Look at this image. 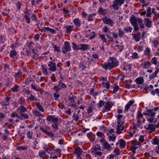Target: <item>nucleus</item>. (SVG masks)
<instances>
[{"label": "nucleus", "mask_w": 159, "mask_h": 159, "mask_svg": "<svg viewBox=\"0 0 159 159\" xmlns=\"http://www.w3.org/2000/svg\"><path fill=\"white\" fill-rule=\"evenodd\" d=\"M129 21L133 27L134 30L135 31H137L139 30L137 22L139 25L140 29H142L145 28V25L143 23V20L140 18L136 17L135 16L132 15L129 19Z\"/></svg>", "instance_id": "nucleus-1"}, {"label": "nucleus", "mask_w": 159, "mask_h": 159, "mask_svg": "<svg viewBox=\"0 0 159 159\" xmlns=\"http://www.w3.org/2000/svg\"><path fill=\"white\" fill-rule=\"evenodd\" d=\"M118 65V62L115 58L110 57L107 63H105L102 65V67L106 70H111L116 67Z\"/></svg>", "instance_id": "nucleus-2"}, {"label": "nucleus", "mask_w": 159, "mask_h": 159, "mask_svg": "<svg viewBox=\"0 0 159 159\" xmlns=\"http://www.w3.org/2000/svg\"><path fill=\"white\" fill-rule=\"evenodd\" d=\"M70 95L68 97L66 102L67 103V106L71 107H77L76 103L77 97L73 95L72 93H70Z\"/></svg>", "instance_id": "nucleus-3"}, {"label": "nucleus", "mask_w": 159, "mask_h": 159, "mask_svg": "<svg viewBox=\"0 0 159 159\" xmlns=\"http://www.w3.org/2000/svg\"><path fill=\"white\" fill-rule=\"evenodd\" d=\"M125 2V0H115L112 2L113 4L110 5L109 7L115 10H117Z\"/></svg>", "instance_id": "nucleus-4"}, {"label": "nucleus", "mask_w": 159, "mask_h": 159, "mask_svg": "<svg viewBox=\"0 0 159 159\" xmlns=\"http://www.w3.org/2000/svg\"><path fill=\"white\" fill-rule=\"evenodd\" d=\"M47 120L53 122L54 123H57L59 122H61V119L59 117H56L54 115H51L47 117Z\"/></svg>", "instance_id": "nucleus-5"}, {"label": "nucleus", "mask_w": 159, "mask_h": 159, "mask_svg": "<svg viewBox=\"0 0 159 159\" xmlns=\"http://www.w3.org/2000/svg\"><path fill=\"white\" fill-rule=\"evenodd\" d=\"M100 142L103 147L104 148L107 149L109 151L111 150L112 147L111 146L110 144L105 139H101L100 140Z\"/></svg>", "instance_id": "nucleus-6"}, {"label": "nucleus", "mask_w": 159, "mask_h": 159, "mask_svg": "<svg viewBox=\"0 0 159 159\" xmlns=\"http://www.w3.org/2000/svg\"><path fill=\"white\" fill-rule=\"evenodd\" d=\"M58 83L59 84L57 85H55L53 88L54 90L57 92H58L62 88L66 87V85L64 83H62L61 80L58 81Z\"/></svg>", "instance_id": "nucleus-7"}, {"label": "nucleus", "mask_w": 159, "mask_h": 159, "mask_svg": "<svg viewBox=\"0 0 159 159\" xmlns=\"http://www.w3.org/2000/svg\"><path fill=\"white\" fill-rule=\"evenodd\" d=\"M49 68L48 70L49 71L54 72L57 70V67L56 64L55 62L52 61H50L48 64Z\"/></svg>", "instance_id": "nucleus-8"}, {"label": "nucleus", "mask_w": 159, "mask_h": 159, "mask_svg": "<svg viewBox=\"0 0 159 159\" xmlns=\"http://www.w3.org/2000/svg\"><path fill=\"white\" fill-rule=\"evenodd\" d=\"M49 129V127L47 126L46 127V128L42 127H41L40 128L41 130L43 131L44 133L48 135L49 137L52 138H53L54 136L53 133L51 131H48Z\"/></svg>", "instance_id": "nucleus-9"}, {"label": "nucleus", "mask_w": 159, "mask_h": 159, "mask_svg": "<svg viewBox=\"0 0 159 159\" xmlns=\"http://www.w3.org/2000/svg\"><path fill=\"white\" fill-rule=\"evenodd\" d=\"M111 104V103L109 101L106 102L104 107L102 108V112L104 113L110 111L112 107Z\"/></svg>", "instance_id": "nucleus-10"}, {"label": "nucleus", "mask_w": 159, "mask_h": 159, "mask_svg": "<svg viewBox=\"0 0 159 159\" xmlns=\"http://www.w3.org/2000/svg\"><path fill=\"white\" fill-rule=\"evenodd\" d=\"M71 49L69 43L67 42H65L63 47L62 48V52L63 53H66L67 52L70 51Z\"/></svg>", "instance_id": "nucleus-11"}, {"label": "nucleus", "mask_w": 159, "mask_h": 159, "mask_svg": "<svg viewBox=\"0 0 159 159\" xmlns=\"http://www.w3.org/2000/svg\"><path fill=\"white\" fill-rule=\"evenodd\" d=\"M103 22L107 24H108L111 26H113L114 25L113 21L107 17H105L102 19Z\"/></svg>", "instance_id": "nucleus-12"}, {"label": "nucleus", "mask_w": 159, "mask_h": 159, "mask_svg": "<svg viewBox=\"0 0 159 159\" xmlns=\"http://www.w3.org/2000/svg\"><path fill=\"white\" fill-rule=\"evenodd\" d=\"M123 125L117 124L116 125V133L117 134H120L122 133V131L124 129V126H122Z\"/></svg>", "instance_id": "nucleus-13"}, {"label": "nucleus", "mask_w": 159, "mask_h": 159, "mask_svg": "<svg viewBox=\"0 0 159 159\" xmlns=\"http://www.w3.org/2000/svg\"><path fill=\"white\" fill-rule=\"evenodd\" d=\"M143 116V115L142 114L141 111H138L137 112L136 116L137 123H140L142 122L141 118Z\"/></svg>", "instance_id": "nucleus-14"}, {"label": "nucleus", "mask_w": 159, "mask_h": 159, "mask_svg": "<svg viewBox=\"0 0 159 159\" xmlns=\"http://www.w3.org/2000/svg\"><path fill=\"white\" fill-rule=\"evenodd\" d=\"M31 88L36 92H39L41 90V88L39 85L37 84H32L30 85Z\"/></svg>", "instance_id": "nucleus-15"}, {"label": "nucleus", "mask_w": 159, "mask_h": 159, "mask_svg": "<svg viewBox=\"0 0 159 159\" xmlns=\"http://www.w3.org/2000/svg\"><path fill=\"white\" fill-rule=\"evenodd\" d=\"M144 115L148 116L151 117H154L155 113L153 111V110H148L143 113Z\"/></svg>", "instance_id": "nucleus-16"}, {"label": "nucleus", "mask_w": 159, "mask_h": 159, "mask_svg": "<svg viewBox=\"0 0 159 159\" xmlns=\"http://www.w3.org/2000/svg\"><path fill=\"white\" fill-rule=\"evenodd\" d=\"M120 144V148H124L126 145V142L123 139H120L119 140L116 144Z\"/></svg>", "instance_id": "nucleus-17"}, {"label": "nucleus", "mask_w": 159, "mask_h": 159, "mask_svg": "<svg viewBox=\"0 0 159 159\" xmlns=\"http://www.w3.org/2000/svg\"><path fill=\"white\" fill-rule=\"evenodd\" d=\"M11 98L9 97H7L5 101H3L1 103V104L3 107H5L8 106L9 104V101L11 99Z\"/></svg>", "instance_id": "nucleus-18"}, {"label": "nucleus", "mask_w": 159, "mask_h": 159, "mask_svg": "<svg viewBox=\"0 0 159 159\" xmlns=\"http://www.w3.org/2000/svg\"><path fill=\"white\" fill-rule=\"evenodd\" d=\"M144 24L148 28H150L152 26V22L148 18H145L143 20Z\"/></svg>", "instance_id": "nucleus-19"}, {"label": "nucleus", "mask_w": 159, "mask_h": 159, "mask_svg": "<svg viewBox=\"0 0 159 159\" xmlns=\"http://www.w3.org/2000/svg\"><path fill=\"white\" fill-rule=\"evenodd\" d=\"M144 128L150 130L152 131H154L155 129V125L153 124H150L145 125Z\"/></svg>", "instance_id": "nucleus-20"}, {"label": "nucleus", "mask_w": 159, "mask_h": 159, "mask_svg": "<svg viewBox=\"0 0 159 159\" xmlns=\"http://www.w3.org/2000/svg\"><path fill=\"white\" fill-rule=\"evenodd\" d=\"M73 21L76 27H79L81 25V21L79 18L74 19Z\"/></svg>", "instance_id": "nucleus-21"}, {"label": "nucleus", "mask_w": 159, "mask_h": 159, "mask_svg": "<svg viewBox=\"0 0 159 159\" xmlns=\"http://www.w3.org/2000/svg\"><path fill=\"white\" fill-rule=\"evenodd\" d=\"M27 109L23 106H19L17 109V112L18 113H23L27 111Z\"/></svg>", "instance_id": "nucleus-22"}, {"label": "nucleus", "mask_w": 159, "mask_h": 159, "mask_svg": "<svg viewBox=\"0 0 159 159\" xmlns=\"http://www.w3.org/2000/svg\"><path fill=\"white\" fill-rule=\"evenodd\" d=\"M134 101H130L128 102L125 107L124 112H126L128 111V109L129 108L130 106L134 103Z\"/></svg>", "instance_id": "nucleus-23"}, {"label": "nucleus", "mask_w": 159, "mask_h": 159, "mask_svg": "<svg viewBox=\"0 0 159 159\" xmlns=\"http://www.w3.org/2000/svg\"><path fill=\"white\" fill-rule=\"evenodd\" d=\"M101 149V147L98 145H97L95 147H93L91 150L92 152L94 154L96 152H98V150H100Z\"/></svg>", "instance_id": "nucleus-24"}, {"label": "nucleus", "mask_w": 159, "mask_h": 159, "mask_svg": "<svg viewBox=\"0 0 159 159\" xmlns=\"http://www.w3.org/2000/svg\"><path fill=\"white\" fill-rule=\"evenodd\" d=\"M83 152L82 150L79 148H78L75 149L74 153L77 154V156L78 158H81L80 155L82 154Z\"/></svg>", "instance_id": "nucleus-25"}, {"label": "nucleus", "mask_w": 159, "mask_h": 159, "mask_svg": "<svg viewBox=\"0 0 159 159\" xmlns=\"http://www.w3.org/2000/svg\"><path fill=\"white\" fill-rule=\"evenodd\" d=\"M89 48V45L87 44H80V49L81 50H86Z\"/></svg>", "instance_id": "nucleus-26"}, {"label": "nucleus", "mask_w": 159, "mask_h": 159, "mask_svg": "<svg viewBox=\"0 0 159 159\" xmlns=\"http://www.w3.org/2000/svg\"><path fill=\"white\" fill-rule=\"evenodd\" d=\"M134 38L136 42H139L141 39V34L139 32H138L135 34L134 36Z\"/></svg>", "instance_id": "nucleus-27"}, {"label": "nucleus", "mask_w": 159, "mask_h": 159, "mask_svg": "<svg viewBox=\"0 0 159 159\" xmlns=\"http://www.w3.org/2000/svg\"><path fill=\"white\" fill-rule=\"evenodd\" d=\"M64 27L66 30V32L69 34L70 33L72 30H73L74 26L68 25L65 26Z\"/></svg>", "instance_id": "nucleus-28"}, {"label": "nucleus", "mask_w": 159, "mask_h": 159, "mask_svg": "<svg viewBox=\"0 0 159 159\" xmlns=\"http://www.w3.org/2000/svg\"><path fill=\"white\" fill-rule=\"evenodd\" d=\"M159 72V69H156L154 73L149 75V78L150 79H152L155 78L157 76V74Z\"/></svg>", "instance_id": "nucleus-29"}, {"label": "nucleus", "mask_w": 159, "mask_h": 159, "mask_svg": "<svg viewBox=\"0 0 159 159\" xmlns=\"http://www.w3.org/2000/svg\"><path fill=\"white\" fill-rule=\"evenodd\" d=\"M122 117V115L119 114L117 116V122L118 124H120V125H123L124 122L121 120V119Z\"/></svg>", "instance_id": "nucleus-30"}, {"label": "nucleus", "mask_w": 159, "mask_h": 159, "mask_svg": "<svg viewBox=\"0 0 159 159\" xmlns=\"http://www.w3.org/2000/svg\"><path fill=\"white\" fill-rule=\"evenodd\" d=\"M35 104L36 107L38 108L39 111L41 112H43L44 111V109L42 105L40 104V102H36Z\"/></svg>", "instance_id": "nucleus-31"}, {"label": "nucleus", "mask_w": 159, "mask_h": 159, "mask_svg": "<svg viewBox=\"0 0 159 159\" xmlns=\"http://www.w3.org/2000/svg\"><path fill=\"white\" fill-rule=\"evenodd\" d=\"M43 74L48 75V70L47 69L46 66L44 65H43L41 66Z\"/></svg>", "instance_id": "nucleus-32"}, {"label": "nucleus", "mask_w": 159, "mask_h": 159, "mask_svg": "<svg viewBox=\"0 0 159 159\" xmlns=\"http://www.w3.org/2000/svg\"><path fill=\"white\" fill-rule=\"evenodd\" d=\"M20 118L19 119L20 120L23 119H26L29 118V116L28 114H25L24 113H22L20 114Z\"/></svg>", "instance_id": "nucleus-33"}, {"label": "nucleus", "mask_w": 159, "mask_h": 159, "mask_svg": "<svg viewBox=\"0 0 159 159\" xmlns=\"http://www.w3.org/2000/svg\"><path fill=\"white\" fill-rule=\"evenodd\" d=\"M152 144L153 145H159V139L157 137H155L152 139Z\"/></svg>", "instance_id": "nucleus-34"}, {"label": "nucleus", "mask_w": 159, "mask_h": 159, "mask_svg": "<svg viewBox=\"0 0 159 159\" xmlns=\"http://www.w3.org/2000/svg\"><path fill=\"white\" fill-rule=\"evenodd\" d=\"M22 72L20 71H19L17 73H15L14 77L16 79H19L21 78L22 77Z\"/></svg>", "instance_id": "nucleus-35"}, {"label": "nucleus", "mask_w": 159, "mask_h": 159, "mask_svg": "<svg viewBox=\"0 0 159 159\" xmlns=\"http://www.w3.org/2000/svg\"><path fill=\"white\" fill-rule=\"evenodd\" d=\"M80 115L74 113L72 117L73 119L75 121H78L79 118H80Z\"/></svg>", "instance_id": "nucleus-36"}, {"label": "nucleus", "mask_w": 159, "mask_h": 159, "mask_svg": "<svg viewBox=\"0 0 159 159\" xmlns=\"http://www.w3.org/2000/svg\"><path fill=\"white\" fill-rule=\"evenodd\" d=\"M27 97L28 99L31 101L36 100L34 96L31 93H30L29 95H27Z\"/></svg>", "instance_id": "nucleus-37"}, {"label": "nucleus", "mask_w": 159, "mask_h": 159, "mask_svg": "<svg viewBox=\"0 0 159 159\" xmlns=\"http://www.w3.org/2000/svg\"><path fill=\"white\" fill-rule=\"evenodd\" d=\"M150 63L148 61L144 62L143 63L142 65L143 66V67L145 68H148L150 66Z\"/></svg>", "instance_id": "nucleus-38"}, {"label": "nucleus", "mask_w": 159, "mask_h": 159, "mask_svg": "<svg viewBox=\"0 0 159 159\" xmlns=\"http://www.w3.org/2000/svg\"><path fill=\"white\" fill-rule=\"evenodd\" d=\"M136 83L139 84H141L143 83V79L142 77H140L137 78L136 80Z\"/></svg>", "instance_id": "nucleus-39"}, {"label": "nucleus", "mask_w": 159, "mask_h": 159, "mask_svg": "<svg viewBox=\"0 0 159 159\" xmlns=\"http://www.w3.org/2000/svg\"><path fill=\"white\" fill-rule=\"evenodd\" d=\"M102 84L103 87H104L105 88H106L107 90V91L110 87L109 82L108 81H107L106 83L103 82Z\"/></svg>", "instance_id": "nucleus-40"}, {"label": "nucleus", "mask_w": 159, "mask_h": 159, "mask_svg": "<svg viewBox=\"0 0 159 159\" xmlns=\"http://www.w3.org/2000/svg\"><path fill=\"white\" fill-rule=\"evenodd\" d=\"M11 116L12 117H17L19 119L20 118V116H19L18 113L16 111L12 112L11 115Z\"/></svg>", "instance_id": "nucleus-41"}, {"label": "nucleus", "mask_w": 159, "mask_h": 159, "mask_svg": "<svg viewBox=\"0 0 159 159\" xmlns=\"http://www.w3.org/2000/svg\"><path fill=\"white\" fill-rule=\"evenodd\" d=\"M18 101L19 104L21 105H24L25 102V99L22 97H20Z\"/></svg>", "instance_id": "nucleus-42"}, {"label": "nucleus", "mask_w": 159, "mask_h": 159, "mask_svg": "<svg viewBox=\"0 0 159 159\" xmlns=\"http://www.w3.org/2000/svg\"><path fill=\"white\" fill-rule=\"evenodd\" d=\"M33 113L34 115L36 116L42 117H43V115L40 112L38 111L34 110L33 111Z\"/></svg>", "instance_id": "nucleus-43"}, {"label": "nucleus", "mask_w": 159, "mask_h": 159, "mask_svg": "<svg viewBox=\"0 0 159 159\" xmlns=\"http://www.w3.org/2000/svg\"><path fill=\"white\" fill-rule=\"evenodd\" d=\"M118 35L120 38H121L123 37V35L124 34L123 31L120 28L118 29Z\"/></svg>", "instance_id": "nucleus-44"}, {"label": "nucleus", "mask_w": 159, "mask_h": 159, "mask_svg": "<svg viewBox=\"0 0 159 159\" xmlns=\"http://www.w3.org/2000/svg\"><path fill=\"white\" fill-rule=\"evenodd\" d=\"M19 86L18 85H16L13 87L12 88L11 90L13 92H18L19 91Z\"/></svg>", "instance_id": "nucleus-45"}, {"label": "nucleus", "mask_w": 159, "mask_h": 159, "mask_svg": "<svg viewBox=\"0 0 159 159\" xmlns=\"http://www.w3.org/2000/svg\"><path fill=\"white\" fill-rule=\"evenodd\" d=\"M105 10L102 7H99L98 10V12L99 14L104 15L105 14Z\"/></svg>", "instance_id": "nucleus-46"}, {"label": "nucleus", "mask_w": 159, "mask_h": 159, "mask_svg": "<svg viewBox=\"0 0 159 159\" xmlns=\"http://www.w3.org/2000/svg\"><path fill=\"white\" fill-rule=\"evenodd\" d=\"M32 81V79L30 77H28L26 78L24 82L25 84L26 85L29 84L30 82Z\"/></svg>", "instance_id": "nucleus-47"}, {"label": "nucleus", "mask_w": 159, "mask_h": 159, "mask_svg": "<svg viewBox=\"0 0 159 159\" xmlns=\"http://www.w3.org/2000/svg\"><path fill=\"white\" fill-rule=\"evenodd\" d=\"M105 102H104L102 100L100 101L98 104V108H101L102 106H104V105L105 104Z\"/></svg>", "instance_id": "nucleus-48"}, {"label": "nucleus", "mask_w": 159, "mask_h": 159, "mask_svg": "<svg viewBox=\"0 0 159 159\" xmlns=\"http://www.w3.org/2000/svg\"><path fill=\"white\" fill-rule=\"evenodd\" d=\"M47 31H49L52 34H55L56 33V31L55 30L49 27H46Z\"/></svg>", "instance_id": "nucleus-49"}, {"label": "nucleus", "mask_w": 159, "mask_h": 159, "mask_svg": "<svg viewBox=\"0 0 159 159\" xmlns=\"http://www.w3.org/2000/svg\"><path fill=\"white\" fill-rule=\"evenodd\" d=\"M109 141H114L116 140V137L115 135H114L113 134H112V135H110L109 137Z\"/></svg>", "instance_id": "nucleus-50"}, {"label": "nucleus", "mask_w": 159, "mask_h": 159, "mask_svg": "<svg viewBox=\"0 0 159 159\" xmlns=\"http://www.w3.org/2000/svg\"><path fill=\"white\" fill-rule=\"evenodd\" d=\"M124 29L125 31L127 32H129L131 33L132 31V30H133V28L130 26L125 27L124 28Z\"/></svg>", "instance_id": "nucleus-51"}, {"label": "nucleus", "mask_w": 159, "mask_h": 159, "mask_svg": "<svg viewBox=\"0 0 159 159\" xmlns=\"http://www.w3.org/2000/svg\"><path fill=\"white\" fill-rule=\"evenodd\" d=\"M152 43L154 46L156 48H157L158 45L159 44V41L156 39H154L152 41Z\"/></svg>", "instance_id": "nucleus-52"}, {"label": "nucleus", "mask_w": 159, "mask_h": 159, "mask_svg": "<svg viewBox=\"0 0 159 159\" xmlns=\"http://www.w3.org/2000/svg\"><path fill=\"white\" fill-rule=\"evenodd\" d=\"M150 48L148 47H147L146 48L145 50L144 51V54L146 55H149L150 54Z\"/></svg>", "instance_id": "nucleus-53"}, {"label": "nucleus", "mask_w": 159, "mask_h": 159, "mask_svg": "<svg viewBox=\"0 0 159 159\" xmlns=\"http://www.w3.org/2000/svg\"><path fill=\"white\" fill-rule=\"evenodd\" d=\"M100 38L104 43H106L107 41V39L105 37L104 34H100Z\"/></svg>", "instance_id": "nucleus-54"}, {"label": "nucleus", "mask_w": 159, "mask_h": 159, "mask_svg": "<svg viewBox=\"0 0 159 159\" xmlns=\"http://www.w3.org/2000/svg\"><path fill=\"white\" fill-rule=\"evenodd\" d=\"M17 54V52L15 50H11L10 52V55L11 57L15 56Z\"/></svg>", "instance_id": "nucleus-55"}, {"label": "nucleus", "mask_w": 159, "mask_h": 159, "mask_svg": "<svg viewBox=\"0 0 159 159\" xmlns=\"http://www.w3.org/2000/svg\"><path fill=\"white\" fill-rule=\"evenodd\" d=\"M22 92L24 93H25V94L28 95L30 94V93H31V91L25 88L22 91Z\"/></svg>", "instance_id": "nucleus-56"}, {"label": "nucleus", "mask_w": 159, "mask_h": 159, "mask_svg": "<svg viewBox=\"0 0 159 159\" xmlns=\"http://www.w3.org/2000/svg\"><path fill=\"white\" fill-rule=\"evenodd\" d=\"M138 148V146H134L132 145L131 147V150L133 152V153H135L136 152L135 150L136 149Z\"/></svg>", "instance_id": "nucleus-57"}, {"label": "nucleus", "mask_w": 159, "mask_h": 159, "mask_svg": "<svg viewBox=\"0 0 159 159\" xmlns=\"http://www.w3.org/2000/svg\"><path fill=\"white\" fill-rule=\"evenodd\" d=\"M72 44L73 45V47L72 48L74 50H75L80 49V44L78 45H77L74 43H73Z\"/></svg>", "instance_id": "nucleus-58"}, {"label": "nucleus", "mask_w": 159, "mask_h": 159, "mask_svg": "<svg viewBox=\"0 0 159 159\" xmlns=\"http://www.w3.org/2000/svg\"><path fill=\"white\" fill-rule=\"evenodd\" d=\"M7 81L6 83V86H10L12 84V83L11 81L10 80V79L9 78H8L7 79Z\"/></svg>", "instance_id": "nucleus-59"}, {"label": "nucleus", "mask_w": 159, "mask_h": 159, "mask_svg": "<svg viewBox=\"0 0 159 159\" xmlns=\"http://www.w3.org/2000/svg\"><path fill=\"white\" fill-rule=\"evenodd\" d=\"M27 146H22L21 147H18L17 148V150H25L27 149Z\"/></svg>", "instance_id": "nucleus-60"}, {"label": "nucleus", "mask_w": 159, "mask_h": 159, "mask_svg": "<svg viewBox=\"0 0 159 159\" xmlns=\"http://www.w3.org/2000/svg\"><path fill=\"white\" fill-rule=\"evenodd\" d=\"M45 152L43 151L40 152L39 154V157L43 158H44L45 157Z\"/></svg>", "instance_id": "nucleus-61"}, {"label": "nucleus", "mask_w": 159, "mask_h": 159, "mask_svg": "<svg viewBox=\"0 0 159 159\" xmlns=\"http://www.w3.org/2000/svg\"><path fill=\"white\" fill-rule=\"evenodd\" d=\"M133 59L137 58L138 57V54L136 52H134L132 53L131 57Z\"/></svg>", "instance_id": "nucleus-62"}, {"label": "nucleus", "mask_w": 159, "mask_h": 159, "mask_svg": "<svg viewBox=\"0 0 159 159\" xmlns=\"http://www.w3.org/2000/svg\"><path fill=\"white\" fill-rule=\"evenodd\" d=\"M96 14L93 13L91 15H90L88 17V20L89 21H91L93 20V16H94L96 15Z\"/></svg>", "instance_id": "nucleus-63"}, {"label": "nucleus", "mask_w": 159, "mask_h": 159, "mask_svg": "<svg viewBox=\"0 0 159 159\" xmlns=\"http://www.w3.org/2000/svg\"><path fill=\"white\" fill-rule=\"evenodd\" d=\"M96 134L98 136L101 138L103 137L104 136V134L102 132H98Z\"/></svg>", "instance_id": "nucleus-64"}]
</instances>
